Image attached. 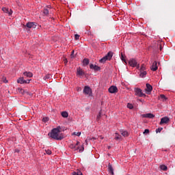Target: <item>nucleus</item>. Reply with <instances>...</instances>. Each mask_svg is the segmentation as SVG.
I'll list each match as a JSON object with an SVG mask.
<instances>
[{"mask_svg":"<svg viewBox=\"0 0 175 175\" xmlns=\"http://www.w3.org/2000/svg\"><path fill=\"white\" fill-rule=\"evenodd\" d=\"M61 131L59 129H53L51 133H49V136L55 140H62V137L59 135Z\"/></svg>","mask_w":175,"mask_h":175,"instance_id":"1","label":"nucleus"},{"mask_svg":"<svg viewBox=\"0 0 175 175\" xmlns=\"http://www.w3.org/2000/svg\"><path fill=\"white\" fill-rule=\"evenodd\" d=\"M80 144L79 142H77L76 144L70 145V148L74 150V151H79V152H83L84 151V145H82L81 147L78 146Z\"/></svg>","mask_w":175,"mask_h":175,"instance_id":"2","label":"nucleus"},{"mask_svg":"<svg viewBox=\"0 0 175 175\" xmlns=\"http://www.w3.org/2000/svg\"><path fill=\"white\" fill-rule=\"evenodd\" d=\"M129 65L131 66V68H136L137 69H139L140 68V64L137 62V60L134 58H131L129 61Z\"/></svg>","mask_w":175,"mask_h":175,"instance_id":"3","label":"nucleus"},{"mask_svg":"<svg viewBox=\"0 0 175 175\" xmlns=\"http://www.w3.org/2000/svg\"><path fill=\"white\" fill-rule=\"evenodd\" d=\"M83 93L84 95H88V96H92V89L90 86L86 85L83 88Z\"/></svg>","mask_w":175,"mask_h":175,"instance_id":"4","label":"nucleus"},{"mask_svg":"<svg viewBox=\"0 0 175 175\" xmlns=\"http://www.w3.org/2000/svg\"><path fill=\"white\" fill-rule=\"evenodd\" d=\"M134 92L136 96H139V98L146 97V94L143 93V90L139 88H135L134 89Z\"/></svg>","mask_w":175,"mask_h":175,"instance_id":"5","label":"nucleus"},{"mask_svg":"<svg viewBox=\"0 0 175 175\" xmlns=\"http://www.w3.org/2000/svg\"><path fill=\"white\" fill-rule=\"evenodd\" d=\"M31 80H25L24 77H20L17 79L18 84H29Z\"/></svg>","mask_w":175,"mask_h":175,"instance_id":"6","label":"nucleus"},{"mask_svg":"<svg viewBox=\"0 0 175 175\" xmlns=\"http://www.w3.org/2000/svg\"><path fill=\"white\" fill-rule=\"evenodd\" d=\"M108 91L110 94H116L118 92V88L116 85H112L108 89Z\"/></svg>","mask_w":175,"mask_h":175,"instance_id":"7","label":"nucleus"},{"mask_svg":"<svg viewBox=\"0 0 175 175\" xmlns=\"http://www.w3.org/2000/svg\"><path fill=\"white\" fill-rule=\"evenodd\" d=\"M150 70H152V72H157L158 70V63L157 61H154L152 66H150Z\"/></svg>","mask_w":175,"mask_h":175,"instance_id":"8","label":"nucleus"},{"mask_svg":"<svg viewBox=\"0 0 175 175\" xmlns=\"http://www.w3.org/2000/svg\"><path fill=\"white\" fill-rule=\"evenodd\" d=\"M90 68L92 69L95 72H98V71L100 70V67H99V66H98L96 64H90Z\"/></svg>","mask_w":175,"mask_h":175,"instance_id":"9","label":"nucleus"},{"mask_svg":"<svg viewBox=\"0 0 175 175\" xmlns=\"http://www.w3.org/2000/svg\"><path fill=\"white\" fill-rule=\"evenodd\" d=\"M170 121V119L167 117H163L161 119V122L159 123V125H163V124H167Z\"/></svg>","mask_w":175,"mask_h":175,"instance_id":"10","label":"nucleus"},{"mask_svg":"<svg viewBox=\"0 0 175 175\" xmlns=\"http://www.w3.org/2000/svg\"><path fill=\"white\" fill-rule=\"evenodd\" d=\"M146 94H151V91H152V86L150 85V83H146V89L145 90Z\"/></svg>","mask_w":175,"mask_h":175,"instance_id":"11","label":"nucleus"},{"mask_svg":"<svg viewBox=\"0 0 175 175\" xmlns=\"http://www.w3.org/2000/svg\"><path fill=\"white\" fill-rule=\"evenodd\" d=\"M141 117H142V118H154V117H155V115L149 113L146 114H142L141 115Z\"/></svg>","mask_w":175,"mask_h":175,"instance_id":"12","label":"nucleus"},{"mask_svg":"<svg viewBox=\"0 0 175 175\" xmlns=\"http://www.w3.org/2000/svg\"><path fill=\"white\" fill-rule=\"evenodd\" d=\"M2 10L4 13H7V14H9V16H12L13 14V11L12 10H9L8 8H3Z\"/></svg>","mask_w":175,"mask_h":175,"instance_id":"13","label":"nucleus"},{"mask_svg":"<svg viewBox=\"0 0 175 175\" xmlns=\"http://www.w3.org/2000/svg\"><path fill=\"white\" fill-rule=\"evenodd\" d=\"M85 73L84 72V70L81 69V68H78L77 70V76H84Z\"/></svg>","mask_w":175,"mask_h":175,"instance_id":"14","label":"nucleus"},{"mask_svg":"<svg viewBox=\"0 0 175 175\" xmlns=\"http://www.w3.org/2000/svg\"><path fill=\"white\" fill-rule=\"evenodd\" d=\"M27 28H36V23L29 22L26 24Z\"/></svg>","mask_w":175,"mask_h":175,"instance_id":"15","label":"nucleus"},{"mask_svg":"<svg viewBox=\"0 0 175 175\" xmlns=\"http://www.w3.org/2000/svg\"><path fill=\"white\" fill-rule=\"evenodd\" d=\"M108 172L111 175H114V169H113V167L109 163L108 165Z\"/></svg>","mask_w":175,"mask_h":175,"instance_id":"16","label":"nucleus"},{"mask_svg":"<svg viewBox=\"0 0 175 175\" xmlns=\"http://www.w3.org/2000/svg\"><path fill=\"white\" fill-rule=\"evenodd\" d=\"M61 116L63 117V118H68V117H69V113L68 111H64L61 113Z\"/></svg>","mask_w":175,"mask_h":175,"instance_id":"17","label":"nucleus"},{"mask_svg":"<svg viewBox=\"0 0 175 175\" xmlns=\"http://www.w3.org/2000/svg\"><path fill=\"white\" fill-rule=\"evenodd\" d=\"M147 76V71H139V77L144 79Z\"/></svg>","mask_w":175,"mask_h":175,"instance_id":"18","label":"nucleus"},{"mask_svg":"<svg viewBox=\"0 0 175 175\" xmlns=\"http://www.w3.org/2000/svg\"><path fill=\"white\" fill-rule=\"evenodd\" d=\"M107 59H108L109 61H110V59H111V58H113V53L112 52H109L106 55H105Z\"/></svg>","mask_w":175,"mask_h":175,"instance_id":"19","label":"nucleus"},{"mask_svg":"<svg viewBox=\"0 0 175 175\" xmlns=\"http://www.w3.org/2000/svg\"><path fill=\"white\" fill-rule=\"evenodd\" d=\"M23 75L26 77H32L33 76V74L31 72H23Z\"/></svg>","mask_w":175,"mask_h":175,"instance_id":"20","label":"nucleus"},{"mask_svg":"<svg viewBox=\"0 0 175 175\" xmlns=\"http://www.w3.org/2000/svg\"><path fill=\"white\" fill-rule=\"evenodd\" d=\"M120 132H121V135L124 137H128V136H129V133H128V131H126L122 130Z\"/></svg>","mask_w":175,"mask_h":175,"instance_id":"21","label":"nucleus"},{"mask_svg":"<svg viewBox=\"0 0 175 175\" xmlns=\"http://www.w3.org/2000/svg\"><path fill=\"white\" fill-rule=\"evenodd\" d=\"M88 64H90V59L85 58L83 60V66H87V65H88Z\"/></svg>","mask_w":175,"mask_h":175,"instance_id":"22","label":"nucleus"},{"mask_svg":"<svg viewBox=\"0 0 175 175\" xmlns=\"http://www.w3.org/2000/svg\"><path fill=\"white\" fill-rule=\"evenodd\" d=\"M146 65L142 64L139 68V72H146Z\"/></svg>","mask_w":175,"mask_h":175,"instance_id":"23","label":"nucleus"},{"mask_svg":"<svg viewBox=\"0 0 175 175\" xmlns=\"http://www.w3.org/2000/svg\"><path fill=\"white\" fill-rule=\"evenodd\" d=\"M160 169H161V170H163V172H166V170H167V166H166L165 165H161Z\"/></svg>","mask_w":175,"mask_h":175,"instance_id":"24","label":"nucleus"},{"mask_svg":"<svg viewBox=\"0 0 175 175\" xmlns=\"http://www.w3.org/2000/svg\"><path fill=\"white\" fill-rule=\"evenodd\" d=\"M107 57H106V56H104L103 57H102L100 60L99 62H100V64H103L105 62H106V61H107Z\"/></svg>","mask_w":175,"mask_h":175,"instance_id":"25","label":"nucleus"},{"mask_svg":"<svg viewBox=\"0 0 175 175\" xmlns=\"http://www.w3.org/2000/svg\"><path fill=\"white\" fill-rule=\"evenodd\" d=\"M159 98H160V99H162L163 102H165L167 99V98H166V96H165L163 94H161Z\"/></svg>","mask_w":175,"mask_h":175,"instance_id":"26","label":"nucleus"},{"mask_svg":"<svg viewBox=\"0 0 175 175\" xmlns=\"http://www.w3.org/2000/svg\"><path fill=\"white\" fill-rule=\"evenodd\" d=\"M121 139V135L118 133H115V140H120Z\"/></svg>","mask_w":175,"mask_h":175,"instance_id":"27","label":"nucleus"},{"mask_svg":"<svg viewBox=\"0 0 175 175\" xmlns=\"http://www.w3.org/2000/svg\"><path fill=\"white\" fill-rule=\"evenodd\" d=\"M90 140H96V138L95 137H88L86 139H85V143H86V145L88 144V142H90Z\"/></svg>","mask_w":175,"mask_h":175,"instance_id":"28","label":"nucleus"},{"mask_svg":"<svg viewBox=\"0 0 175 175\" xmlns=\"http://www.w3.org/2000/svg\"><path fill=\"white\" fill-rule=\"evenodd\" d=\"M49 117H44L42 118V122H49Z\"/></svg>","mask_w":175,"mask_h":175,"instance_id":"29","label":"nucleus"},{"mask_svg":"<svg viewBox=\"0 0 175 175\" xmlns=\"http://www.w3.org/2000/svg\"><path fill=\"white\" fill-rule=\"evenodd\" d=\"M72 136H80L81 135V132H74L72 134Z\"/></svg>","mask_w":175,"mask_h":175,"instance_id":"30","label":"nucleus"},{"mask_svg":"<svg viewBox=\"0 0 175 175\" xmlns=\"http://www.w3.org/2000/svg\"><path fill=\"white\" fill-rule=\"evenodd\" d=\"M51 76V75L50 74H47L46 75H45L44 77V80H49V79H50Z\"/></svg>","mask_w":175,"mask_h":175,"instance_id":"31","label":"nucleus"},{"mask_svg":"<svg viewBox=\"0 0 175 175\" xmlns=\"http://www.w3.org/2000/svg\"><path fill=\"white\" fill-rule=\"evenodd\" d=\"M43 13L45 16H47L49 14V10L47 8L44 9Z\"/></svg>","mask_w":175,"mask_h":175,"instance_id":"32","label":"nucleus"},{"mask_svg":"<svg viewBox=\"0 0 175 175\" xmlns=\"http://www.w3.org/2000/svg\"><path fill=\"white\" fill-rule=\"evenodd\" d=\"M127 107H128V109H130V110H132V109H133V105L131 103H128Z\"/></svg>","mask_w":175,"mask_h":175,"instance_id":"33","label":"nucleus"},{"mask_svg":"<svg viewBox=\"0 0 175 175\" xmlns=\"http://www.w3.org/2000/svg\"><path fill=\"white\" fill-rule=\"evenodd\" d=\"M163 129V128H158L156 129V133H161V132L162 131Z\"/></svg>","mask_w":175,"mask_h":175,"instance_id":"34","label":"nucleus"},{"mask_svg":"<svg viewBox=\"0 0 175 175\" xmlns=\"http://www.w3.org/2000/svg\"><path fill=\"white\" fill-rule=\"evenodd\" d=\"M2 81H3V83H8V79H6V77H2Z\"/></svg>","mask_w":175,"mask_h":175,"instance_id":"35","label":"nucleus"},{"mask_svg":"<svg viewBox=\"0 0 175 175\" xmlns=\"http://www.w3.org/2000/svg\"><path fill=\"white\" fill-rule=\"evenodd\" d=\"M45 152L46 154H47V155H51V150H45Z\"/></svg>","mask_w":175,"mask_h":175,"instance_id":"36","label":"nucleus"},{"mask_svg":"<svg viewBox=\"0 0 175 175\" xmlns=\"http://www.w3.org/2000/svg\"><path fill=\"white\" fill-rule=\"evenodd\" d=\"M121 59L122 61H124V62H126V61L125 60V56L124 55V54H121Z\"/></svg>","mask_w":175,"mask_h":175,"instance_id":"37","label":"nucleus"},{"mask_svg":"<svg viewBox=\"0 0 175 175\" xmlns=\"http://www.w3.org/2000/svg\"><path fill=\"white\" fill-rule=\"evenodd\" d=\"M81 173L80 170H78L77 172H73L72 175H79Z\"/></svg>","mask_w":175,"mask_h":175,"instance_id":"38","label":"nucleus"},{"mask_svg":"<svg viewBox=\"0 0 175 175\" xmlns=\"http://www.w3.org/2000/svg\"><path fill=\"white\" fill-rule=\"evenodd\" d=\"M75 40H79V38H80V36L78 35V34H75Z\"/></svg>","mask_w":175,"mask_h":175,"instance_id":"39","label":"nucleus"},{"mask_svg":"<svg viewBox=\"0 0 175 175\" xmlns=\"http://www.w3.org/2000/svg\"><path fill=\"white\" fill-rule=\"evenodd\" d=\"M101 116H102V113L100 111L98 113V115L97 116V120H99Z\"/></svg>","mask_w":175,"mask_h":175,"instance_id":"40","label":"nucleus"},{"mask_svg":"<svg viewBox=\"0 0 175 175\" xmlns=\"http://www.w3.org/2000/svg\"><path fill=\"white\" fill-rule=\"evenodd\" d=\"M146 133H150V130L145 129L144 131V134H146Z\"/></svg>","mask_w":175,"mask_h":175,"instance_id":"41","label":"nucleus"},{"mask_svg":"<svg viewBox=\"0 0 175 175\" xmlns=\"http://www.w3.org/2000/svg\"><path fill=\"white\" fill-rule=\"evenodd\" d=\"M77 91H81V88L77 87Z\"/></svg>","mask_w":175,"mask_h":175,"instance_id":"42","label":"nucleus"},{"mask_svg":"<svg viewBox=\"0 0 175 175\" xmlns=\"http://www.w3.org/2000/svg\"><path fill=\"white\" fill-rule=\"evenodd\" d=\"M15 152H20V150H18V149H16Z\"/></svg>","mask_w":175,"mask_h":175,"instance_id":"43","label":"nucleus"},{"mask_svg":"<svg viewBox=\"0 0 175 175\" xmlns=\"http://www.w3.org/2000/svg\"><path fill=\"white\" fill-rule=\"evenodd\" d=\"M73 54H75V51H72L71 55H73Z\"/></svg>","mask_w":175,"mask_h":175,"instance_id":"44","label":"nucleus"},{"mask_svg":"<svg viewBox=\"0 0 175 175\" xmlns=\"http://www.w3.org/2000/svg\"><path fill=\"white\" fill-rule=\"evenodd\" d=\"M99 137H100V139L101 140H103V137L100 136Z\"/></svg>","mask_w":175,"mask_h":175,"instance_id":"45","label":"nucleus"},{"mask_svg":"<svg viewBox=\"0 0 175 175\" xmlns=\"http://www.w3.org/2000/svg\"><path fill=\"white\" fill-rule=\"evenodd\" d=\"M160 50H162V46H160Z\"/></svg>","mask_w":175,"mask_h":175,"instance_id":"46","label":"nucleus"},{"mask_svg":"<svg viewBox=\"0 0 175 175\" xmlns=\"http://www.w3.org/2000/svg\"><path fill=\"white\" fill-rule=\"evenodd\" d=\"M79 175H83V173H81H81H79Z\"/></svg>","mask_w":175,"mask_h":175,"instance_id":"47","label":"nucleus"},{"mask_svg":"<svg viewBox=\"0 0 175 175\" xmlns=\"http://www.w3.org/2000/svg\"><path fill=\"white\" fill-rule=\"evenodd\" d=\"M108 149L110 150V146H108Z\"/></svg>","mask_w":175,"mask_h":175,"instance_id":"48","label":"nucleus"},{"mask_svg":"<svg viewBox=\"0 0 175 175\" xmlns=\"http://www.w3.org/2000/svg\"><path fill=\"white\" fill-rule=\"evenodd\" d=\"M48 8H51V6L49 5Z\"/></svg>","mask_w":175,"mask_h":175,"instance_id":"49","label":"nucleus"}]
</instances>
